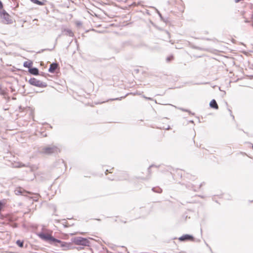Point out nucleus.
<instances>
[{
	"instance_id": "0eeeda50",
	"label": "nucleus",
	"mask_w": 253,
	"mask_h": 253,
	"mask_svg": "<svg viewBox=\"0 0 253 253\" xmlns=\"http://www.w3.org/2000/svg\"><path fill=\"white\" fill-rule=\"evenodd\" d=\"M178 240L180 241H193L194 240V237L190 235L185 234L183 235L181 237L178 238Z\"/></svg>"
},
{
	"instance_id": "39448f33",
	"label": "nucleus",
	"mask_w": 253,
	"mask_h": 253,
	"mask_svg": "<svg viewBox=\"0 0 253 253\" xmlns=\"http://www.w3.org/2000/svg\"><path fill=\"white\" fill-rule=\"evenodd\" d=\"M0 17L4 23L7 24L11 23L10 16L5 10L0 12Z\"/></svg>"
},
{
	"instance_id": "f3484780",
	"label": "nucleus",
	"mask_w": 253,
	"mask_h": 253,
	"mask_svg": "<svg viewBox=\"0 0 253 253\" xmlns=\"http://www.w3.org/2000/svg\"><path fill=\"white\" fill-rule=\"evenodd\" d=\"M23 244H24L23 241H21L20 240H17L16 241V244L20 248H22L23 247Z\"/></svg>"
},
{
	"instance_id": "9d476101",
	"label": "nucleus",
	"mask_w": 253,
	"mask_h": 253,
	"mask_svg": "<svg viewBox=\"0 0 253 253\" xmlns=\"http://www.w3.org/2000/svg\"><path fill=\"white\" fill-rule=\"evenodd\" d=\"M59 243L61 244V247L63 248H65V250H69L70 249V246H71V243H66V242H63L61 241V242H59Z\"/></svg>"
},
{
	"instance_id": "1a4fd4ad",
	"label": "nucleus",
	"mask_w": 253,
	"mask_h": 253,
	"mask_svg": "<svg viewBox=\"0 0 253 253\" xmlns=\"http://www.w3.org/2000/svg\"><path fill=\"white\" fill-rule=\"evenodd\" d=\"M29 72L34 75H39V70L36 68H30L29 69Z\"/></svg>"
},
{
	"instance_id": "dca6fc26",
	"label": "nucleus",
	"mask_w": 253,
	"mask_h": 253,
	"mask_svg": "<svg viewBox=\"0 0 253 253\" xmlns=\"http://www.w3.org/2000/svg\"><path fill=\"white\" fill-rule=\"evenodd\" d=\"M121 180H126L128 178V175L126 173H122L121 175Z\"/></svg>"
},
{
	"instance_id": "6ab92c4d",
	"label": "nucleus",
	"mask_w": 253,
	"mask_h": 253,
	"mask_svg": "<svg viewBox=\"0 0 253 253\" xmlns=\"http://www.w3.org/2000/svg\"><path fill=\"white\" fill-rule=\"evenodd\" d=\"M6 203L4 201H0V211L4 207Z\"/></svg>"
},
{
	"instance_id": "b1692460",
	"label": "nucleus",
	"mask_w": 253,
	"mask_h": 253,
	"mask_svg": "<svg viewBox=\"0 0 253 253\" xmlns=\"http://www.w3.org/2000/svg\"><path fill=\"white\" fill-rule=\"evenodd\" d=\"M108 170H106V174H107Z\"/></svg>"
},
{
	"instance_id": "ddd939ff",
	"label": "nucleus",
	"mask_w": 253,
	"mask_h": 253,
	"mask_svg": "<svg viewBox=\"0 0 253 253\" xmlns=\"http://www.w3.org/2000/svg\"><path fill=\"white\" fill-rule=\"evenodd\" d=\"M32 2L35 4L39 5H45V2L46 1L45 0H43V1H41L39 0H31Z\"/></svg>"
},
{
	"instance_id": "2eb2a0df",
	"label": "nucleus",
	"mask_w": 253,
	"mask_h": 253,
	"mask_svg": "<svg viewBox=\"0 0 253 253\" xmlns=\"http://www.w3.org/2000/svg\"><path fill=\"white\" fill-rule=\"evenodd\" d=\"M25 190L21 187L17 188L15 190V193L16 195L22 194L24 193Z\"/></svg>"
},
{
	"instance_id": "aec40b11",
	"label": "nucleus",
	"mask_w": 253,
	"mask_h": 253,
	"mask_svg": "<svg viewBox=\"0 0 253 253\" xmlns=\"http://www.w3.org/2000/svg\"><path fill=\"white\" fill-rule=\"evenodd\" d=\"M64 31L67 32L70 36H73L74 35L73 33L72 32V31L69 29H65L64 30Z\"/></svg>"
},
{
	"instance_id": "412c9836",
	"label": "nucleus",
	"mask_w": 253,
	"mask_h": 253,
	"mask_svg": "<svg viewBox=\"0 0 253 253\" xmlns=\"http://www.w3.org/2000/svg\"><path fill=\"white\" fill-rule=\"evenodd\" d=\"M173 59V56H170L168 57L167 58V60L168 61H170L172 60Z\"/></svg>"
},
{
	"instance_id": "5701e85b",
	"label": "nucleus",
	"mask_w": 253,
	"mask_h": 253,
	"mask_svg": "<svg viewBox=\"0 0 253 253\" xmlns=\"http://www.w3.org/2000/svg\"><path fill=\"white\" fill-rule=\"evenodd\" d=\"M241 0H235L236 2H239V1H241Z\"/></svg>"
},
{
	"instance_id": "a211bd4d",
	"label": "nucleus",
	"mask_w": 253,
	"mask_h": 253,
	"mask_svg": "<svg viewBox=\"0 0 253 253\" xmlns=\"http://www.w3.org/2000/svg\"><path fill=\"white\" fill-rule=\"evenodd\" d=\"M25 167V165L22 163H16V165L15 166V167H17V168H22V167Z\"/></svg>"
},
{
	"instance_id": "4be33fe9",
	"label": "nucleus",
	"mask_w": 253,
	"mask_h": 253,
	"mask_svg": "<svg viewBox=\"0 0 253 253\" xmlns=\"http://www.w3.org/2000/svg\"><path fill=\"white\" fill-rule=\"evenodd\" d=\"M3 8V4L1 2V1L0 0V9H2Z\"/></svg>"
},
{
	"instance_id": "6e6552de",
	"label": "nucleus",
	"mask_w": 253,
	"mask_h": 253,
	"mask_svg": "<svg viewBox=\"0 0 253 253\" xmlns=\"http://www.w3.org/2000/svg\"><path fill=\"white\" fill-rule=\"evenodd\" d=\"M58 65L57 63H52L50 65L48 71L50 73H54L56 69L57 68Z\"/></svg>"
},
{
	"instance_id": "20e7f679",
	"label": "nucleus",
	"mask_w": 253,
	"mask_h": 253,
	"mask_svg": "<svg viewBox=\"0 0 253 253\" xmlns=\"http://www.w3.org/2000/svg\"><path fill=\"white\" fill-rule=\"evenodd\" d=\"M136 5L135 0H126L120 3V7L124 9H128L132 6Z\"/></svg>"
},
{
	"instance_id": "423d86ee",
	"label": "nucleus",
	"mask_w": 253,
	"mask_h": 253,
	"mask_svg": "<svg viewBox=\"0 0 253 253\" xmlns=\"http://www.w3.org/2000/svg\"><path fill=\"white\" fill-rule=\"evenodd\" d=\"M58 148L56 146L46 147L43 149V152L46 154H51L57 152Z\"/></svg>"
},
{
	"instance_id": "f03ea898",
	"label": "nucleus",
	"mask_w": 253,
	"mask_h": 253,
	"mask_svg": "<svg viewBox=\"0 0 253 253\" xmlns=\"http://www.w3.org/2000/svg\"><path fill=\"white\" fill-rule=\"evenodd\" d=\"M73 242L77 245H81L83 246H89V241L88 240L81 237L75 238Z\"/></svg>"
},
{
	"instance_id": "4468645a",
	"label": "nucleus",
	"mask_w": 253,
	"mask_h": 253,
	"mask_svg": "<svg viewBox=\"0 0 253 253\" xmlns=\"http://www.w3.org/2000/svg\"><path fill=\"white\" fill-rule=\"evenodd\" d=\"M32 65H33V62L32 61H25L24 63V66L25 67H27V68H31V67L32 66Z\"/></svg>"
},
{
	"instance_id": "f257e3e1",
	"label": "nucleus",
	"mask_w": 253,
	"mask_h": 253,
	"mask_svg": "<svg viewBox=\"0 0 253 253\" xmlns=\"http://www.w3.org/2000/svg\"><path fill=\"white\" fill-rule=\"evenodd\" d=\"M38 236L42 240L45 241H49L53 242L59 243L61 242V241L58 239L54 238L52 236V232L50 233H41L38 234Z\"/></svg>"
},
{
	"instance_id": "9b49d317",
	"label": "nucleus",
	"mask_w": 253,
	"mask_h": 253,
	"mask_svg": "<svg viewBox=\"0 0 253 253\" xmlns=\"http://www.w3.org/2000/svg\"><path fill=\"white\" fill-rule=\"evenodd\" d=\"M115 221L119 224L126 223L127 222L126 218H123L120 217H117Z\"/></svg>"
},
{
	"instance_id": "7ed1b4c3",
	"label": "nucleus",
	"mask_w": 253,
	"mask_h": 253,
	"mask_svg": "<svg viewBox=\"0 0 253 253\" xmlns=\"http://www.w3.org/2000/svg\"><path fill=\"white\" fill-rule=\"evenodd\" d=\"M29 83L30 84L39 87H45L47 86L46 83L42 82L38 79L33 78L29 80Z\"/></svg>"
},
{
	"instance_id": "f8f14e48",
	"label": "nucleus",
	"mask_w": 253,
	"mask_h": 253,
	"mask_svg": "<svg viewBox=\"0 0 253 253\" xmlns=\"http://www.w3.org/2000/svg\"><path fill=\"white\" fill-rule=\"evenodd\" d=\"M210 105L211 108L215 109H217L218 108V106L214 99H213L211 101Z\"/></svg>"
}]
</instances>
